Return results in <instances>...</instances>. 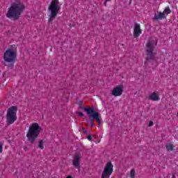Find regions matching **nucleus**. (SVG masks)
<instances>
[{
    "mask_svg": "<svg viewBox=\"0 0 178 178\" xmlns=\"http://www.w3.org/2000/svg\"><path fill=\"white\" fill-rule=\"evenodd\" d=\"M148 99L150 101H153L157 102L158 101H161V97L159 96V92L154 91L149 95Z\"/></svg>",
    "mask_w": 178,
    "mask_h": 178,
    "instance_id": "10",
    "label": "nucleus"
},
{
    "mask_svg": "<svg viewBox=\"0 0 178 178\" xmlns=\"http://www.w3.org/2000/svg\"><path fill=\"white\" fill-rule=\"evenodd\" d=\"M3 149V143H2V142H0V154H2Z\"/></svg>",
    "mask_w": 178,
    "mask_h": 178,
    "instance_id": "17",
    "label": "nucleus"
},
{
    "mask_svg": "<svg viewBox=\"0 0 178 178\" xmlns=\"http://www.w3.org/2000/svg\"><path fill=\"white\" fill-rule=\"evenodd\" d=\"M17 112V108L15 106H13L8 109L6 119L8 124H13V123L16 122V120L17 119V117L16 116Z\"/></svg>",
    "mask_w": 178,
    "mask_h": 178,
    "instance_id": "5",
    "label": "nucleus"
},
{
    "mask_svg": "<svg viewBox=\"0 0 178 178\" xmlns=\"http://www.w3.org/2000/svg\"><path fill=\"white\" fill-rule=\"evenodd\" d=\"M16 58H17V50H16L15 46H11L7 49L3 56L5 63H9L11 66H13L16 62Z\"/></svg>",
    "mask_w": 178,
    "mask_h": 178,
    "instance_id": "3",
    "label": "nucleus"
},
{
    "mask_svg": "<svg viewBox=\"0 0 178 178\" xmlns=\"http://www.w3.org/2000/svg\"><path fill=\"white\" fill-rule=\"evenodd\" d=\"M163 13H164V16L166 17L168 15H170V13H172V10H170V8L166 7Z\"/></svg>",
    "mask_w": 178,
    "mask_h": 178,
    "instance_id": "14",
    "label": "nucleus"
},
{
    "mask_svg": "<svg viewBox=\"0 0 178 178\" xmlns=\"http://www.w3.org/2000/svg\"><path fill=\"white\" fill-rule=\"evenodd\" d=\"M24 9H26V6L24 3L22 2V1H16L13 3L10 7L8 8L6 17L8 19H13V20H17L22 16V13L24 12Z\"/></svg>",
    "mask_w": 178,
    "mask_h": 178,
    "instance_id": "1",
    "label": "nucleus"
},
{
    "mask_svg": "<svg viewBox=\"0 0 178 178\" xmlns=\"http://www.w3.org/2000/svg\"><path fill=\"white\" fill-rule=\"evenodd\" d=\"M165 148L168 151H172L173 150V145H172V143H168L165 145Z\"/></svg>",
    "mask_w": 178,
    "mask_h": 178,
    "instance_id": "16",
    "label": "nucleus"
},
{
    "mask_svg": "<svg viewBox=\"0 0 178 178\" xmlns=\"http://www.w3.org/2000/svg\"><path fill=\"white\" fill-rule=\"evenodd\" d=\"M123 94V85H118L115 86L111 92V95L113 97H120Z\"/></svg>",
    "mask_w": 178,
    "mask_h": 178,
    "instance_id": "9",
    "label": "nucleus"
},
{
    "mask_svg": "<svg viewBox=\"0 0 178 178\" xmlns=\"http://www.w3.org/2000/svg\"><path fill=\"white\" fill-rule=\"evenodd\" d=\"M83 111H85V112L88 113V115H89V119L92 122V126H93L92 121L94 120V119H95L98 123H101V120L99 119V114L94 111V108H83Z\"/></svg>",
    "mask_w": 178,
    "mask_h": 178,
    "instance_id": "7",
    "label": "nucleus"
},
{
    "mask_svg": "<svg viewBox=\"0 0 178 178\" xmlns=\"http://www.w3.org/2000/svg\"><path fill=\"white\" fill-rule=\"evenodd\" d=\"M154 19V20H163V19H166V17L165 16V13H158L155 14Z\"/></svg>",
    "mask_w": 178,
    "mask_h": 178,
    "instance_id": "13",
    "label": "nucleus"
},
{
    "mask_svg": "<svg viewBox=\"0 0 178 178\" xmlns=\"http://www.w3.org/2000/svg\"><path fill=\"white\" fill-rule=\"evenodd\" d=\"M141 28L140 26V24H136L134 27V35L136 38L137 37H140V35L141 34Z\"/></svg>",
    "mask_w": 178,
    "mask_h": 178,
    "instance_id": "12",
    "label": "nucleus"
},
{
    "mask_svg": "<svg viewBox=\"0 0 178 178\" xmlns=\"http://www.w3.org/2000/svg\"><path fill=\"white\" fill-rule=\"evenodd\" d=\"M136 175V171L134 170H131V177L134 178V176Z\"/></svg>",
    "mask_w": 178,
    "mask_h": 178,
    "instance_id": "18",
    "label": "nucleus"
},
{
    "mask_svg": "<svg viewBox=\"0 0 178 178\" xmlns=\"http://www.w3.org/2000/svg\"><path fill=\"white\" fill-rule=\"evenodd\" d=\"M45 144V140H40L38 143V148L40 149H44V145Z\"/></svg>",
    "mask_w": 178,
    "mask_h": 178,
    "instance_id": "15",
    "label": "nucleus"
},
{
    "mask_svg": "<svg viewBox=\"0 0 178 178\" xmlns=\"http://www.w3.org/2000/svg\"><path fill=\"white\" fill-rule=\"evenodd\" d=\"M41 131H42V128L40 126L39 123H31L26 133V138L28 141L33 144V143L38 138V136H40V133H41Z\"/></svg>",
    "mask_w": 178,
    "mask_h": 178,
    "instance_id": "2",
    "label": "nucleus"
},
{
    "mask_svg": "<svg viewBox=\"0 0 178 178\" xmlns=\"http://www.w3.org/2000/svg\"><path fill=\"white\" fill-rule=\"evenodd\" d=\"M172 178H176V177L175 176V175H172Z\"/></svg>",
    "mask_w": 178,
    "mask_h": 178,
    "instance_id": "22",
    "label": "nucleus"
},
{
    "mask_svg": "<svg viewBox=\"0 0 178 178\" xmlns=\"http://www.w3.org/2000/svg\"><path fill=\"white\" fill-rule=\"evenodd\" d=\"M113 173V165L111 162H108L103 170L102 178H110Z\"/></svg>",
    "mask_w": 178,
    "mask_h": 178,
    "instance_id": "8",
    "label": "nucleus"
},
{
    "mask_svg": "<svg viewBox=\"0 0 178 178\" xmlns=\"http://www.w3.org/2000/svg\"><path fill=\"white\" fill-rule=\"evenodd\" d=\"M153 124H154V122L152 121H150L149 122V127H151V126H153Z\"/></svg>",
    "mask_w": 178,
    "mask_h": 178,
    "instance_id": "21",
    "label": "nucleus"
},
{
    "mask_svg": "<svg viewBox=\"0 0 178 178\" xmlns=\"http://www.w3.org/2000/svg\"><path fill=\"white\" fill-rule=\"evenodd\" d=\"M80 158H81V154H76L73 160V165L76 169L80 168Z\"/></svg>",
    "mask_w": 178,
    "mask_h": 178,
    "instance_id": "11",
    "label": "nucleus"
},
{
    "mask_svg": "<svg viewBox=\"0 0 178 178\" xmlns=\"http://www.w3.org/2000/svg\"><path fill=\"white\" fill-rule=\"evenodd\" d=\"M156 47V42L154 40H149L146 44L147 59H154V48Z\"/></svg>",
    "mask_w": 178,
    "mask_h": 178,
    "instance_id": "6",
    "label": "nucleus"
},
{
    "mask_svg": "<svg viewBox=\"0 0 178 178\" xmlns=\"http://www.w3.org/2000/svg\"><path fill=\"white\" fill-rule=\"evenodd\" d=\"M106 2H108V1H106V2L104 3V6H106Z\"/></svg>",
    "mask_w": 178,
    "mask_h": 178,
    "instance_id": "23",
    "label": "nucleus"
},
{
    "mask_svg": "<svg viewBox=\"0 0 178 178\" xmlns=\"http://www.w3.org/2000/svg\"><path fill=\"white\" fill-rule=\"evenodd\" d=\"M109 1H111V0H106V2H109Z\"/></svg>",
    "mask_w": 178,
    "mask_h": 178,
    "instance_id": "24",
    "label": "nucleus"
},
{
    "mask_svg": "<svg viewBox=\"0 0 178 178\" xmlns=\"http://www.w3.org/2000/svg\"><path fill=\"white\" fill-rule=\"evenodd\" d=\"M78 115L80 116L81 118H83V116H84V114H83V113L79 112Z\"/></svg>",
    "mask_w": 178,
    "mask_h": 178,
    "instance_id": "20",
    "label": "nucleus"
},
{
    "mask_svg": "<svg viewBox=\"0 0 178 178\" xmlns=\"http://www.w3.org/2000/svg\"><path fill=\"white\" fill-rule=\"evenodd\" d=\"M48 10L49 13H50L49 22H52L54 19L58 16V13H59V10H60L59 0H51V2L49 6Z\"/></svg>",
    "mask_w": 178,
    "mask_h": 178,
    "instance_id": "4",
    "label": "nucleus"
},
{
    "mask_svg": "<svg viewBox=\"0 0 178 178\" xmlns=\"http://www.w3.org/2000/svg\"><path fill=\"white\" fill-rule=\"evenodd\" d=\"M88 140H89V141H92V136H91V135L88 136Z\"/></svg>",
    "mask_w": 178,
    "mask_h": 178,
    "instance_id": "19",
    "label": "nucleus"
}]
</instances>
